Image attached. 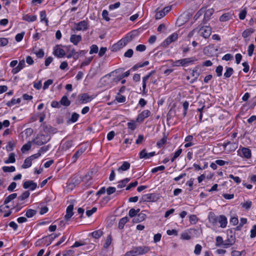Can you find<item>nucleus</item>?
Here are the masks:
<instances>
[{"instance_id": "f257e3e1", "label": "nucleus", "mask_w": 256, "mask_h": 256, "mask_svg": "<svg viewBox=\"0 0 256 256\" xmlns=\"http://www.w3.org/2000/svg\"><path fill=\"white\" fill-rule=\"evenodd\" d=\"M196 60V59L194 57L182 58L175 61L172 60V66L174 67L187 66L188 65L193 64Z\"/></svg>"}, {"instance_id": "f03ea898", "label": "nucleus", "mask_w": 256, "mask_h": 256, "mask_svg": "<svg viewBox=\"0 0 256 256\" xmlns=\"http://www.w3.org/2000/svg\"><path fill=\"white\" fill-rule=\"evenodd\" d=\"M50 139V136L45 134H38L33 140V142L36 145L42 146L48 142Z\"/></svg>"}, {"instance_id": "7ed1b4c3", "label": "nucleus", "mask_w": 256, "mask_h": 256, "mask_svg": "<svg viewBox=\"0 0 256 256\" xmlns=\"http://www.w3.org/2000/svg\"><path fill=\"white\" fill-rule=\"evenodd\" d=\"M198 32L200 33V36L206 38L211 34L212 30L208 26H202L200 29H198Z\"/></svg>"}, {"instance_id": "20e7f679", "label": "nucleus", "mask_w": 256, "mask_h": 256, "mask_svg": "<svg viewBox=\"0 0 256 256\" xmlns=\"http://www.w3.org/2000/svg\"><path fill=\"white\" fill-rule=\"evenodd\" d=\"M88 29V22L85 20H82L78 23H76L75 26L74 28V30L77 31L86 30Z\"/></svg>"}, {"instance_id": "39448f33", "label": "nucleus", "mask_w": 256, "mask_h": 256, "mask_svg": "<svg viewBox=\"0 0 256 256\" xmlns=\"http://www.w3.org/2000/svg\"><path fill=\"white\" fill-rule=\"evenodd\" d=\"M134 250V253L138 255H142L146 254L150 250V248L146 246H137L133 248Z\"/></svg>"}, {"instance_id": "423d86ee", "label": "nucleus", "mask_w": 256, "mask_h": 256, "mask_svg": "<svg viewBox=\"0 0 256 256\" xmlns=\"http://www.w3.org/2000/svg\"><path fill=\"white\" fill-rule=\"evenodd\" d=\"M178 38V34L176 33H174L168 36L162 43V46H167L172 42L177 40Z\"/></svg>"}, {"instance_id": "0eeeda50", "label": "nucleus", "mask_w": 256, "mask_h": 256, "mask_svg": "<svg viewBox=\"0 0 256 256\" xmlns=\"http://www.w3.org/2000/svg\"><path fill=\"white\" fill-rule=\"evenodd\" d=\"M23 188L25 189L30 188L31 190H34L37 187V184L32 180H26L23 183Z\"/></svg>"}, {"instance_id": "6e6552de", "label": "nucleus", "mask_w": 256, "mask_h": 256, "mask_svg": "<svg viewBox=\"0 0 256 256\" xmlns=\"http://www.w3.org/2000/svg\"><path fill=\"white\" fill-rule=\"evenodd\" d=\"M92 98L87 94L84 93L78 96V100L80 104H86L90 102Z\"/></svg>"}, {"instance_id": "1a4fd4ad", "label": "nucleus", "mask_w": 256, "mask_h": 256, "mask_svg": "<svg viewBox=\"0 0 256 256\" xmlns=\"http://www.w3.org/2000/svg\"><path fill=\"white\" fill-rule=\"evenodd\" d=\"M150 112L149 110H144L140 113L136 118V122H142L144 118L148 117L150 115Z\"/></svg>"}, {"instance_id": "9d476101", "label": "nucleus", "mask_w": 256, "mask_h": 256, "mask_svg": "<svg viewBox=\"0 0 256 256\" xmlns=\"http://www.w3.org/2000/svg\"><path fill=\"white\" fill-rule=\"evenodd\" d=\"M155 154H156V153L154 152L148 153L146 152V149H144L142 151L140 152L139 154V158L140 159H142V158L148 159V158H149L154 156Z\"/></svg>"}, {"instance_id": "9b49d317", "label": "nucleus", "mask_w": 256, "mask_h": 256, "mask_svg": "<svg viewBox=\"0 0 256 256\" xmlns=\"http://www.w3.org/2000/svg\"><path fill=\"white\" fill-rule=\"evenodd\" d=\"M238 144L236 142H227L224 143L223 146L226 148L228 152H234L238 148Z\"/></svg>"}, {"instance_id": "f8f14e48", "label": "nucleus", "mask_w": 256, "mask_h": 256, "mask_svg": "<svg viewBox=\"0 0 256 256\" xmlns=\"http://www.w3.org/2000/svg\"><path fill=\"white\" fill-rule=\"evenodd\" d=\"M26 66L25 61L24 60H20L18 65L16 67L13 68L12 70V73L15 74L18 73L21 70H22Z\"/></svg>"}, {"instance_id": "ddd939ff", "label": "nucleus", "mask_w": 256, "mask_h": 256, "mask_svg": "<svg viewBox=\"0 0 256 256\" xmlns=\"http://www.w3.org/2000/svg\"><path fill=\"white\" fill-rule=\"evenodd\" d=\"M146 217L145 214L141 212L138 214L136 216L132 219V222L134 223H138L144 220Z\"/></svg>"}, {"instance_id": "4468645a", "label": "nucleus", "mask_w": 256, "mask_h": 256, "mask_svg": "<svg viewBox=\"0 0 256 256\" xmlns=\"http://www.w3.org/2000/svg\"><path fill=\"white\" fill-rule=\"evenodd\" d=\"M74 205L70 204L66 208V214L64 216L66 220H68L73 216Z\"/></svg>"}, {"instance_id": "2eb2a0df", "label": "nucleus", "mask_w": 256, "mask_h": 256, "mask_svg": "<svg viewBox=\"0 0 256 256\" xmlns=\"http://www.w3.org/2000/svg\"><path fill=\"white\" fill-rule=\"evenodd\" d=\"M242 154H239L240 156L246 158H250L252 156L251 150L247 148H242L241 150Z\"/></svg>"}, {"instance_id": "dca6fc26", "label": "nucleus", "mask_w": 256, "mask_h": 256, "mask_svg": "<svg viewBox=\"0 0 256 256\" xmlns=\"http://www.w3.org/2000/svg\"><path fill=\"white\" fill-rule=\"evenodd\" d=\"M82 38L80 35L72 34L70 39V42L74 45H78V42L82 40Z\"/></svg>"}, {"instance_id": "f3484780", "label": "nucleus", "mask_w": 256, "mask_h": 256, "mask_svg": "<svg viewBox=\"0 0 256 256\" xmlns=\"http://www.w3.org/2000/svg\"><path fill=\"white\" fill-rule=\"evenodd\" d=\"M214 12V10L212 8H210L204 14V18L203 20V23L206 24L212 15L213 14Z\"/></svg>"}, {"instance_id": "a211bd4d", "label": "nucleus", "mask_w": 256, "mask_h": 256, "mask_svg": "<svg viewBox=\"0 0 256 256\" xmlns=\"http://www.w3.org/2000/svg\"><path fill=\"white\" fill-rule=\"evenodd\" d=\"M208 218L210 222L214 225L217 223L218 218L214 212H210L208 216Z\"/></svg>"}, {"instance_id": "6ab92c4d", "label": "nucleus", "mask_w": 256, "mask_h": 256, "mask_svg": "<svg viewBox=\"0 0 256 256\" xmlns=\"http://www.w3.org/2000/svg\"><path fill=\"white\" fill-rule=\"evenodd\" d=\"M218 221L221 228H224L226 227L228 222L227 218L226 216L224 215H220L218 218Z\"/></svg>"}, {"instance_id": "aec40b11", "label": "nucleus", "mask_w": 256, "mask_h": 256, "mask_svg": "<svg viewBox=\"0 0 256 256\" xmlns=\"http://www.w3.org/2000/svg\"><path fill=\"white\" fill-rule=\"evenodd\" d=\"M154 73V71H151L148 74L146 75L142 78V90L144 92L146 88V81L150 76Z\"/></svg>"}, {"instance_id": "412c9836", "label": "nucleus", "mask_w": 256, "mask_h": 256, "mask_svg": "<svg viewBox=\"0 0 256 256\" xmlns=\"http://www.w3.org/2000/svg\"><path fill=\"white\" fill-rule=\"evenodd\" d=\"M22 19L28 22H33L36 20L37 16L36 15L30 16L29 14H25L23 16Z\"/></svg>"}, {"instance_id": "4be33fe9", "label": "nucleus", "mask_w": 256, "mask_h": 256, "mask_svg": "<svg viewBox=\"0 0 256 256\" xmlns=\"http://www.w3.org/2000/svg\"><path fill=\"white\" fill-rule=\"evenodd\" d=\"M232 14L230 12H227L223 14L220 17V22H226L232 18Z\"/></svg>"}, {"instance_id": "5701e85b", "label": "nucleus", "mask_w": 256, "mask_h": 256, "mask_svg": "<svg viewBox=\"0 0 256 256\" xmlns=\"http://www.w3.org/2000/svg\"><path fill=\"white\" fill-rule=\"evenodd\" d=\"M68 52V54L66 56L67 58H73L74 60L78 59V54L76 53V52L74 48H72V50Z\"/></svg>"}, {"instance_id": "b1692460", "label": "nucleus", "mask_w": 256, "mask_h": 256, "mask_svg": "<svg viewBox=\"0 0 256 256\" xmlns=\"http://www.w3.org/2000/svg\"><path fill=\"white\" fill-rule=\"evenodd\" d=\"M60 105L68 106L70 104V101L68 99L67 96H64L60 101Z\"/></svg>"}, {"instance_id": "393cba45", "label": "nucleus", "mask_w": 256, "mask_h": 256, "mask_svg": "<svg viewBox=\"0 0 256 256\" xmlns=\"http://www.w3.org/2000/svg\"><path fill=\"white\" fill-rule=\"evenodd\" d=\"M130 164L128 162H124L122 165L118 169V172L126 171L128 170L130 168Z\"/></svg>"}, {"instance_id": "a878e982", "label": "nucleus", "mask_w": 256, "mask_h": 256, "mask_svg": "<svg viewBox=\"0 0 256 256\" xmlns=\"http://www.w3.org/2000/svg\"><path fill=\"white\" fill-rule=\"evenodd\" d=\"M136 32H132L128 34L124 38V39L126 42L128 44V42H130L136 36Z\"/></svg>"}, {"instance_id": "bb28decb", "label": "nucleus", "mask_w": 256, "mask_h": 256, "mask_svg": "<svg viewBox=\"0 0 256 256\" xmlns=\"http://www.w3.org/2000/svg\"><path fill=\"white\" fill-rule=\"evenodd\" d=\"M17 197V194L13 193L8 196L4 200V204H6Z\"/></svg>"}, {"instance_id": "cd10ccee", "label": "nucleus", "mask_w": 256, "mask_h": 256, "mask_svg": "<svg viewBox=\"0 0 256 256\" xmlns=\"http://www.w3.org/2000/svg\"><path fill=\"white\" fill-rule=\"evenodd\" d=\"M129 219L128 216H125L120 219L118 222V228L122 229L124 224L128 221Z\"/></svg>"}, {"instance_id": "c85d7f7f", "label": "nucleus", "mask_w": 256, "mask_h": 256, "mask_svg": "<svg viewBox=\"0 0 256 256\" xmlns=\"http://www.w3.org/2000/svg\"><path fill=\"white\" fill-rule=\"evenodd\" d=\"M84 151V150L80 148L76 152L72 158L74 162L76 161L77 159L82 154Z\"/></svg>"}, {"instance_id": "c756f323", "label": "nucleus", "mask_w": 256, "mask_h": 256, "mask_svg": "<svg viewBox=\"0 0 256 256\" xmlns=\"http://www.w3.org/2000/svg\"><path fill=\"white\" fill-rule=\"evenodd\" d=\"M32 164V160L30 158L28 157L26 158L25 159L24 161V163L22 166V168H30Z\"/></svg>"}, {"instance_id": "7c9ffc66", "label": "nucleus", "mask_w": 256, "mask_h": 256, "mask_svg": "<svg viewBox=\"0 0 256 256\" xmlns=\"http://www.w3.org/2000/svg\"><path fill=\"white\" fill-rule=\"evenodd\" d=\"M155 194H148L143 196V200L144 201L150 202L154 200Z\"/></svg>"}, {"instance_id": "2f4dec72", "label": "nucleus", "mask_w": 256, "mask_h": 256, "mask_svg": "<svg viewBox=\"0 0 256 256\" xmlns=\"http://www.w3.org/2000/svg\"><path fill=\"white\" fill-rule=\"evenodd\" d=\"M72 145V140H68L64 142L62 146V150H66L69 149Z\"/></svg>"}, {"instance_id": "473e14b6", "label": "nucleus", "mask_w": 256, "mask_h": 256, "mask_svg": "<svg viewBox=\"0 0 256 256\" xmlns=\"http://www.w3.org/2000/svg\"><path fill=\"white\" fill-rule=\"evenodd\" d=\"M30 195V192L28 191H25L18 197V200L19 201L24 200L28 198L29 197Z\"/></svg>"}, {"instance_id": "72a5a7b5", "label": "nucleus", "mask_w": 256, "mask_h": 256, "mask_svg": "<svg viewBox=\"0 0 256 256\" xmlns=\"http://www.w3.org/2000/svg\"><path fill=\"white\" fill-rule=\"evenodd\" d=\"M254 30L251 28L246 29L242 33L244 38H246L254 32Z\"/></svg>"}, {"instance_id": "f704fd0d", "label": "nucleus", "mask_w": 256, "mask_h": 256, "mask_svg": "<svg viewBox=\"0 0 256 256\" xmlns=\"http://www.w3.org/2000/svg\"><path fill=\"white\" fill-rule=\"evenodd\" d=\"M54 54L58 58H62L65 56L66 52L62 48H58L54 51Z\"/></svg>"}, {"instance_id": "c9c22d12", "label": "nucleus", "mask_w": 256, "mask_h": 256, "mask_svg": "<svg viewBox=\"0 0 256 256\" xmlns=\"http://www.w3.org/2000/svg\"><path fill=\"white\" fill-rule=\"evenodd\" d=\"M234 73V70L232 68L226 67V71L224 73V76L226 78H229Z\"/></svg>"}, {"instance_id": "e433bc0d", "label": "nucleus", "mask_w": 256, "mask_h": 256, "mask_svg": "<svg viewBox=\"0 0 256 256\" xmlns=\"http://www.w3.org/2000/svg\"><path fill=\"white\" fill-rule=\"evenodd\" d=\"M149 64V62L148 61H145L142 64H135L134 66H132L131 68V70H136L138 68H142L143 66H148Z\"/></svg>"}, {"instance_id": "4c0bfd02", "label": "nucleus", "mask_w": 256, "mask_h": 256, "mask_svg": "<svg viewBox=\"0 0 256 256\" xmlns=\"http://www.w3.org/2000/svg\"><path fill=\"white\" fill-rule=\"evenodd\" d=\"M235 241L234 240V239H230V238H228L224 242V248H229L230 246H232V244H234V243Z\"/></svg>"}, {"instance_id": "58836bf2", "label": "nucleus", "mask_w": 256, "mask_h": 256, "mask_svg": "<svg viewBox=\"0 0 256 256\" xmlns=\"http://www.w3.org/2000/svg\"><path fill=\"white\" fill-rule=\"evenodd\" d=\"M15 154L12 152L10 154L8 159L6 160L4 162L6 164L14 163L15 162Z\"/></svg>"}, {"instance_id": "ea45409f", "label": "nucleus", "mask_w": 256, "mask_h": 256, "mask_svg": "<svg viewBox=\"0 0 256 256\" xmlns=\"http://www.w3.org/2000/svg\"><path fill=\"white\" fill-rule=\"evenodd\" d=\"M20 101L21 100L20 98H18L16 100L15 98H12L11 100L8 102L6 104L8 106H11L16 104L20 103Z\"/></svg>"}, {"instance_id": "a19ab883", "label": "nucleus", "mask_w": 256, "mask_h": 256, "mask_svg": "<svg viewBox=\"0 0 256 256\" xmlns=\"http://www.w3.org/2000/svg\"><path fill=\"white\" fill-rule=\"evenodd\" d=\"M216 246H222L224 247V241L223 240V238L221 236H218L216 238Z\"/></svg>"}, {"instance_id": "79ce46f5", "label": "nucleus", "mask_w": 256, "mask_h": 256, "mask_svg": "<svg viewBox=\"0 0 256 256\" xmlns=\"http://www.w3.org/2000/svg\"><path fill=\"white\" fill-rule=\"evenodd\" d=\"M15 145L16 144L13 140L10 141L6 146V150L8 152L12 151L14 150Z\"/></svg>"}, {"instance_id": "37998d69", "label": "nucleus", "mask_w": 256, "mask_h": 256, "mask_svg": "<svg viewBox=\"0 0 256 256\" xmlns=\"http://www.w3.org/2000/svg\"><path fill=\"white\" fill-rule=\"evenodd\" d=\"M102 232L101 230H99L93 232L92 233V236L93 238H98L102 236Z\"/></svg>"}, {"instance_id": "c03bdc74", "label": "nucleus", "mask_w": 256, "mask_h": 256, "mask_svg": "<svg viewBox=\"0 0 256 256\" xmlns=\"http://www.w3.org/2000/svg\"><path fill=\"white\" fill-rule=\"evenodd\" d=\"M200 66L198 65L195 66L194 69L192 70V76L194 77L198 78L199 76L200 75V73L198 72V70L200 69Z\"/></svg>"}, {"instance_id": "a18cd8bd", "label": "nucleus", "mask_w": 256, "mask_h": 256, "mask_svg": "<svg viewBox=\"0 0 256 256\" xmlns=\"http://www.w3.org/2000/svg\"><path fill=\"white\" fill-rule=\"evenodd\" d=\"M115 100L120 103H124L126 100V98L124 96L120 95L119 93L118 94V96L116 97Z\"/></svg>"}, {"instance_id": "49530a36", "label": "nucleus", "mask_w": 256, "mask_h": 256, "mask_svg": "<svg viewBox=\"0 0 256 256\" xmlns=\"http://www.w3.org/2000/svg\"><path fill=\"white\" fill-rule=\"evenodd\" d=\"M92 58H93L92 56H90V57L86 58L82 62V64L80 66V68H82L84 66L88 65L90 64V62H92Z\"/></svg>"}, {"instance_id": "de8ad7c7", "label": "nucleus", "mask_w": 256, "mask_h": 256, "mask_svg": "<svg viewBox=\"0 0 256 256\" xmlns=\"http://www.w3.org/2000/svg\"><path fill=\"white\" fill-rule=\"evenodd\" d=\"M31 148V144L30 142H28L25 144L23 145L21 148V151L22 153L26 151H28L30 150Z\"/></svg>"}, {"instance_id": "09e8293b", "label": "nucleus", "mask_w": 256, "mask_h": 256, "mask_svg": "<svg viewBox=\"0 0 256 256\" xmlns=\"http://www.w3.org/2000/svg\"><path fill=\"white\" fill-rule=\"evenodd\" d=\"M3 171L5 172H13L16 170L15 167L14 166H4L2 168Z\"/></svg>"}, {"instance_id": "8fccbe9b", "label": "nucleus", "mask_w": 256, "mask_h": 256, "mask_svg": "<svg viewBox=\"0 0 256 256\" xmlns=\"http://www.w3.org/2000/svg\"><path fill=\"white\" fill-rule=\"evenodd\" d=\"M36 214V210L32 209H29L27 210V211L26 212V217L30 218L34 216Z\"/></svg>"}, {"instance_id": "3c124183", "label": "nucleus", "mask_w": 256, "mask_h": 256, "mask_svg": "<svg viewBox=\"0 0 256 256\" xmlns=\"http://www.w3.org/2000/svg\"><path fill=\"white\" fill-rule=\"evenodd\" d=\"M247 14L246 8H244L239 14V18L241 20H243L245 18Z\"/></svg>"}, {"instance_id": "603ef678", "label": "nucleus", "mask_w": 256, "mask_h": 256, "mask_svg": "<svg viewBox=\"0 0 256 256\" xmlns=\"http://www.w3.org/2000/svg\"><path fill=\"white\" fill-rule=\"evenodd\" d=\"M166 15V12L164 10H160L156 13L155 15L156 19L159 20L163 18Z\"/></svg>"}, {"instance_id": "864d4df0", "label": "nucleus", "mask_w": 256, "mask_h": 256, "mask_svg": "<svg viewBox=\"0 0 256 256\" xmlns=\"http://www.w3.org/2000/svg\"><path fill=\"white\" fill-rule=\"evenodd\" d=\"M79 116H80L78 114H77L76 112H74V113H72V115L71 118L70 119V121L72 122H75L78 120Z\"/></svg>"}, {"instance_id": "5fc2aeb1", "label": "nucleus", "mask_w": 256, "mask_h": 256, "mask_svg": "<svg viewBox=\"0 0 256 256\" xmlns=\"http://www.w3.org/2000/svg\"><path fill=\"white\" fill-rule=\"evenodd\" d=\"M242 204V208H244L246 210H249L252 206V203L251 201L248 200Z\"/></svg>"}, {"instance_id": "6e6d98bb", "label": "nucleus", "mask_w": 256, "mask_h": 256, "mask_svg": "<svg viewBox=\"0 0 256 256\" xmlns=\"http://www.w3.org/2000/svg\"><path fill=\"white\" fill-rule=\"evenodd\" d=\"M112 240V236H111L109 235L106 238V241L104 245V248H108L110 246V245L111 244Z\"/></svg>"}, {"instance_id": "4d7b16f0", "label": "nucleus", "mask_w": 256, "mask_h": 256, "mask_svg": "<svg viewBox=\"0 0 256 256\" xmlns=\"http://www.w3.org/2000/svg\"><path fill=\"white\" fill-rule=\"evenodd\" d=\"M189 220L191 224H196L198 220L197 216L194 214H192L190 216Z\"/></svg>"}, {"instance_id": "13d9d810", "label": "nucleus", "mask_w": 256, "mask_h": 256, "mask_svg": "<svg viewBox=\"0 0 256 256\" xmlns=\"http://www.w3.org/2000/svg\"><path fill=\"white\" fill-rule=\"evenodd\" d=\"M202 249V246L199 244H197L195 246V248L194 250V253L196 255H199L200 254L201 250Z\"/></svg>"}, {"instance_id": "bf43d9fd", "label": "nucleus", "mask_w": 256, "mask_h": 256, "mask_svg": "<svg viewBox=\"0 0 256 256\" xmlns=\"http://www.w3.org/2000/svg\"><path fill=\"white\" fill-rule=\"evenodd\" d=\"M53 83V80L51 79H48L46 80L44 84L43 89L46 90L48 88V86L51 85Z\"/></svg>"}, {"instance_id": "052dcab7", "label": "nucleus", "mask_w": 256, "mask_h": 256, "mask_svg": "<svg viewBox=\"0 0 256 256\" xmlns=\"http://www.w3.org/2000/svg\"><path fill=\"white\" fill-rule=\"evenodd\" d=\"M134 54V51L132 49H128L124 54V56L126 58H130Z\"/></svg>"}, {"instance_id": "680f3d73", "label": "nucleus", "mask_w": 256, "mask_h": 256, "mask_svg": "<svg viewBox=\"0 0 256 256\" xmlns=\"http://www.w3.org/2000/svg\"><path fill=\"white\" fill-rule=\"evenodd\" d=\"M98 51V46L96 44H93L90 46V54H92L94 53H97Z\"/></svg>"}, {"instance_id": "e2e57ef3", "label": "nucleus", "mask_w": 256, "mask_h": 256, "mask_svg": "<svg viewBox=\"0 0 256 256\" xmlns=\"http://www.w3.org/2000/svg\"><path fill=\"white\" fill-rule=\"evenodd\" d=\"M166 142V138L164 137L160 140L157 142L156 144L158 148H161Z\"/></svg>"}, {"instance_id": "0e129e2a", "label": "nucleus", "mask_w": 256, "mask_h": 256, "mask_svg": "<svg viewBox=\"0 0 256 256\" xmlns=\"http://www.w3.org/2000/svg\"><path fill=\"white\" fill-rule=\"evenodd\" d=\"M165 169V167L164 166H158V167H156L154 168H152L151 170V172L152 173H156L158 172V171H162L164 170Z\"/></svg>"}, {"instance_id": "69168bd1", "label": "nucleus", "mask_w": 256, "mask_h": 256, "mask_svg": "<svg viewBox=\"0 0 256 256\" xmlns=\"http://www.w3.org/2000/svg\"><path fill=\"white\" fill-rule=\"evenodd\" d=\"M8 40L6 38H0V46H4L8 44Z\"/></svg>"}, {"instance_id": "338daca9", "label": "nucleus", "mask_w": 256, "mask_h": 256, "mask_svg": "<svg viewBox=\"0 0 256 256\" xmlns=\"http://www.w3.org/2000/svg\"><path fill=\"white\" fill-rule=\"evenodd\" d=\"M223 67L222 66H218L216 69V72L218 76H220L222 75Z\"/></svg>"}, {"instance_id": "774afa93", "label": "nucleus", "mask_w": 256, "mask_h": 256, "mask_svg": "<svg viewBox=\"0 0 256 256\" xmlns=\"http://www.w3.org/2000/svg\"><path fill=\"white\" fill-rule=\"evenodd\" d=\"M256 236V224L253 226L252 228L250 230V237L251 238H254Z\"/></svg>"}]
</instances>
